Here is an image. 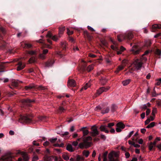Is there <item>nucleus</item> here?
<instances>
[{
	"label": "nucleus",
	"mask_w": 161,
	"mask_h": 161,
	"mask_svg": "<svg viewBox=\"0 0 161 161\" xmlns=\"http://www.w3.org/2000/svg\"><path fill=\"white\" fill-rule=\"evenodd\" d=\"M92 137L90 136H88L87 137L82 136L80 138L77 139V141L79 142L82 141V142H81L79 144L78 147L81 149H83L87 148L90 147L92 144Z\"/></svg>",
	"instance_id": "f257e3e1"
},
{
	"label": "nucleus",
	"mask_w": 161,
	"mask_h": 161,
	"mask_svg": "<svg viewBox=\"0 0 161 161\" xmlns=\"http://www.w3.org/2000/svg\"><path fill=\"white\" fill-rule=\"evenodd\" d=\"M33 115L31 114L26 113L23 115H21L19 119V121L22 123H33L36 121L33 119Z\"/></svg>",
	"instance_id": "f03ea898"
},
{
	"label": "nucleus",
	"mask_w": 161,
	"mask_h": 161,
	"mask_svg": "<svg viewBox=\"0 0 161 161\" xmlns=\"http://www.w3.org/2000/svg\"><path fill=\"white\" fill-rule=\"evenodd\" d=\"M14 154L9 153L2 156L0 158V161H13L14 159Z\"/></svg>",
	"instance_id": "7ed1b4c3"
},
{
	"label": "nucleus",
	"mask_w": 161,
	"mask_h": 161,
	"mask_svg": "<svg viewBox=\"0 0 161 161\" xmlns=\"http://www.w3.org/2000/svg\"><path fill=\"white\" fill-rule=\"evenodd\" d=\"M118 154L114 151H112L108 154L109 161H119Z\"/></svg>",
	"instance_id": "20e7f679"
},
{
	"label": "nucleus",
	"mask_w": 161,
	"mask_h": 161,
	"mask_svg": "<svg viewBox=\"0 0 161 161\" xmlns=\"http://www.w3.org/2000/svg\"><path fill=\"white\" fill-rule=\"evenodd\" d=\"M16 155L21 154V157L19 158L16 161H29V158L24 153L21 152L20 150L17 151L15 153Z\"/></svg>",
	"instance_id": "39448f33"
},
{
	"label": "nucleus",
	"mask_w": 161,
	"mask_h": 161,
	"mask_svg": "<svg viewBox=\"0 0 161 161\" xmlns=\"http://www.w3.org/2000/svg\"><path fill=\"white\" fill-rule=\"evenodd\" d=\"M103 121L102 123L101 122V131H104L106 133H108L109 132V131L107 130V127L111 128L112 126L114 125V123H109L108 124L107 126L106 125H104L103 124L105 121L107 122L108 121L106 120H103Z\"/></svg>",
	"instance_id": "423d86ee"
},
{
	"label": "nucleus",
	"mask_w": 161,
	"mask_h": 161,
	"mask_svg": "<svg viewBox=\"0 0 161 161\" xmlns=\"http://www.w3.org/2000/svg\"><path fill=\"white\" fill-rule=\"evenodd\" d=\"M108 105L107 103H104L101 105V114H104L108 113L110 108Z\"/></svg>",
	"instance_id": "0eeeda50"
},
{
	"label": "nucleus",
	"mask_w": 161,
	"mask_h": 161,
	"mask_svg": "<svg viewBox=\"0 0 161 161\" xmlns=\"http://www.w3.org/2000/svg\"><path fill=\"white\" fill-rule=\"evenodd\" d=\"M22 101L24 105L28 107H31L32 106V103L35 102V100H31L29 99H23Z\"/></svg>",
	"instance_id": "6e6552de"
},
{
	"label": "nucleus",
	"mask_w": 161,
	"mask_h": 161,
	"mask_svg": "<svg viewBox=\"0 0 161 161\" xmlns=\"http://www.w3.org/2000/svg\"><path fill=\"white\" fill-rule=\"evenodd\" d=\"M111 48L112 49L116 51L117 52V54L118 55L121 54L122 52L125 50V48L124 47L121 46L120 48V50L119 51V47L116 45L115 46L114 45H111Z\"/></svg>",
	"instance_id": "1a4fd4ad"
},
{
	"label": "nucleus",
	"mask_w": 161,
	"mask_h": 161,
	"mask_svg": "<svg viewBox=\"0 0 161 161\" xmlns=\"http://www.w3.org/2000/svg\"><path fill=\"white\" fill-rule=\"evenodd\" d=\"M91 131L90 133V135L92 136H97L99 134L97 127L95 125L92 126L91 128Z\"/></svg>",
	"instance_id": "9d476101"
},
{
	"label": "nucleus",
	"mask_w": 161,
	"mask_h": 161,
	"mask_svg": "<svg viewBox=\"0 0 161 161\" xmlns=\"http://www.w3.org/2000/svg\"><path fill=\"white\" fill-rule=\"evenodd\" d=\"M134 64L135 67L137 70H140L141 69L142 63L139 59H136L134 61Z\"/></svg>",
	"instance_id": "9b49d317"
},
{
	"label": "nucleus",
	"mask_w": 161,
	"mask_h": 161,
	"mask_svg": "<svg viewBox=\"0 0 161 161\" xmlns=\"http://www.w3.org/2000/svg\"><path fill=\"white\" fill-rule=\"evenodd\" d=\"M121 36L124 39H126L128 40H130L133 38L134 35L132 32H129L125 33L124 35H121Z\"/></svg>",
	"instance_id": "f8f14e48"
},
{
	"label": "nucleus",
	"mask_w": 161,
	"mask_h": 161,
	"mask_svg": "<svg viewBox=\"0 0 161 161\" xmlns=\"http://www.w3.org/2000/svg\"><path fill=\"white\" fill-rule=\"evenodd\" d=\"M45 155L44 157V160L45 161H52V157L48 155V154L50 153L49 150L47 149L45 152Z\"/></svg>",
	"instance_id": "ddd939ff"
},
{
	"label": "nucleus",
	"mask_w": 161,
	"mask_h": 161,
	"mask_svg": "<svg viewBox=\"0 0 161 161\" xmlns=\"http://www.w3.org/2000/svg\"><path fill=\"white\" fill-rule=\"evenodd\" d=\"M116 126L117 127L116 129V130L118 132H121L122 130L121 129H123L125 127V125L120 122L118 123L117 124Z\"/></svg>",
	"instance_id": "4468645a"
},
{
	"label": "nucleus",
	"mask_w": 161,
	"mask_h": 161,
	"mask_svg": "<svg viewBox=\"0 0 161 161\" xmlns=\"http://www.w3.org/2000/svg\"><path fill=\"white\" fill-rule=\"evenodd\" d=\"M46 37L52 39L53 41H56L58 39L57 36L55 35L53 36L51 32L49 31H48L47 34L46 35Z\"/></svg>",
	"instance_id": "2eb2a0df"
},
{
	"label": "nucleus",
	"mask_w": 161,
	"mask_h": 161,
	"mask_svg": "<svg viewBox=\"0 0 161 161\" xmlns=\"http://www.w3.org/2000/svg\"><path fill=\"white\" fill-rule=\"evenodd\" d=\"M140 51L137 49V48L136 45L133 46L131 49L132 53L134 54H137L139 53Z\"/></svg>",
	"instance_id": "dca6fc26"
},
{
	"label": "nucleus",
	"mask_w": 161,
	"mask_h": 161,
	"mask_svg": "<svg viewBox=\"0 0 161 161\" xmlns=\"http://www.w3.org/2000/svg\"><path fill=\"white\" fill-rule=\"evenodd\" d=\"M18 66L17 67V70L19 71L23 69L25 67V64H23L21 62H19L18 64Z\"/></svg>",
	"instance_id": "f3484780"
},
{
	"label": "nucleus",
	"mask_w": 161,
	"mask_h": 161,
	"mask_svg": "<svg viewBox=\"0 0 161 161\" xmlns=\"http://www.w3.org/2000/svg\"><path fill=\"white\" fill-rule=\"evenodd\" d=\"M6 31L2 27L0 26V39H3V36L5 33Z\"/></svg>",
	"instance_id": "a211bd4d"
},
{
	"label": "nucleus",
	"mask_w": 161,
	"mask_h": 161,
	"mask_svg": "<svg viewBox=\"0 0 161 161\" xmlns=\"http://www.w3.org/2000/svg\"><path fill=\"white\" fill-rule=\"evenodd\" d=\"M48 52V50L47 49L43 50L42 53L39 54V57L42 59H45V55Z\"/></svg>",
	"instance_id": "6ab92c4d"
},
{
	"label": "nucleus",
	"mask_w": 161,
	"mask_h": 161,
	"mask_svg": "<svg viewBox=\"0 0 161 161\" xmlns=\"http://www.w3.org/2000/svg\"><path fill=\"white\" fill-rule=\"evenodd\" d=\"M84 34L85 37H86L89 41L92 40V36L90 35L87 31H84Z\"/></svg>",
	"instance_id": "aec40b11"
},
{
	"label": "nucleus",
	"mask_w": 161,
	"mask_h": 161,
	"mask_svg": "<svg viewBox=\"0 0 161 161\" xmlns=\"http://www.w3.org/2000/svg\"><path fill=\"white\" fill-rule=\"evenodd\" d=\"M39 42L42 44L43 46L45 47H47L49 48H51L52 47L50 45L46 44L45 41L42 39H40L39 41Z\"/></svg>",
	"instance_id": "412c9836"
},
{
	"label": "nucleus",
	"mask_w": 161,
	"mask_h": 161,
	"mask_svg": "<svg viewBox=\"0 0 161 161\" xmlns=\"http://www.w3.org/2000/svg\"><path fill=\"white\" fill-rule=\"evenodd\" d=\"M68 86L71 87H75V86L76 83L75 81L74 80H70L68 82Z\"/></svg>",
	"instance_id": "4be33fe9"
},
{
	"label": "nucleus",
	"mask_w": 161,
	"mask_h": 161,
	"mask_svg": "<svg viewBox=\"0 0 161 161\" xmlns=\"http://www.w3.org/2000/svg\"><path fill=\"white\" fill-rule=\"evenodd\" d=\"M54 61L53 60H50L45 63V66L46 67H49L52 66L54 64Z\"/></svg>",
	"instance_id": "5701e85b"
},
{
	"label": "nucleus",
	"mask_w": 161,
	"mask_h": 161,
	"mask_svg": "<svg viewBox=\"0 0 161 161\" xmlns=\"http://www.w3.org/2000/svg\"><path fill=\"white\" fill-rule=\"evenodd\" d=\"M22 83V81L18 80H14L12 82V86L13 87H17L18 86L19 83Z\"/></svg>",
	"instance_id": "b1692460"
},
{
	"label": "nucleus",
	"mask_w": 161,
	"mask_h": 161,
	"mask_svg": "<svg viewBox=\"0 0 161 161\" xmlns=\"http://www.w3.org/2000/svg\"><path fill=\"white\" fill-rule=\"evenodd\" d=\"M161 28V25L159 24H155L153 25L152 27V31L155 32V30L157 29Z\"/></svg>",
	"instance_id": "393cba45"
},
{
	"label": "nucleus",
	"mask_w": 161,
	"mask_h": 161,
	"mask_svg": "<svg viewBox=\"0 0 161 161\" xmlns=\"http://www.w3.org/2000/svg\"><path fill=\"white\" fill-rule=\"evenodd\" d=\"M84 129L85 128H82L80 130L83 131V136H82L85 137V136L88 134L89 131L87 130H85Z\"/></svg>",
	"instance_id": "a878e982"
},
{
	"label": "nucleus",
	"mask_w": 161,
	"mask_h": 161,
	"mask_svg": "<svg viewBox=\"0 0 161 161\" xmlns=\"http://www.w3.org/2000/svg\"><path fill=\"white\" fill-rule=\"evenodd\" d=\"M38 118L39 119V121L46 122L47 121V117L45 116H39L38 117Z\"/></svg>",
	"instance_id": "bb28decb"
},
{
	"label": "nucleus",
	"mask_w": 161,
	"mask_h": 161,
	"mask_svg": "<svg viewBox=\"0 0 161 161\" xmlns=\"http://www.w3.org/2000/svg\"><path fill=\"white\" fill-rule=\"evenodd\" d=\"M86 63L84 61L81 67V69L83 71H86V69L87 68L86 67Z\"/></svg>",
	"instance_id": "cd10ccee"
},
{
	"label": "nucleus",
	"mask_w": 161,
	"mask_h": 161,
	"mask_svg": "<svg viewBox=\"0 0 161 161\" xmlns=\"http://www.w3.org/2000/svg\"><path fill=\"white\" fill-rule=\"evenodd\" d=\"M65 29V27H59V36L60 37V35L62 34Z\"/></svg>",
	"instance_id": "c85d7f7f"
},
{
	"label": "nucleus",
	"mask_w": 161,
	"mask_h": 161,
	"mask_svg": "<svg viewBox=\"0 0 161 161\" xmlns=\"http://www.w3.org/2000/svg\"><path fill=\"white\" fill-rule=\"evenodd\" d=\"M117 108V106L116 105L113 104L112 105L111 108V111L112 113L115 112Z\"/></svg>",
	"instance_id": "c756f323"
},
{
	"label": "nucleus",
	"mask_w": 161,
	"mask_h": 161,
	"mask_svg": "<svg viewBox=\"0 0 161 161\" xmlns=\"http://www.w3.org/2000/svg\"><path fill=\"white\" fill-rule=\"evenodd\" d=\"M66 149L71 152H73L74 151V149H73L72 145L70 144H68L67 145L66 147Z\"/></svg>",
	"instance_id": "7c9ffc66"
},
{
	"label": "nucleus",
	"mask_w": 161,
	"mask_h": 161,
	"mask_svg": "<svg viewBox=\"0 0 161 161\" xmlns=\"http://www.w3.org/2000/svg\"><path fill=\"white\" fill-rule=\"evenodd\" d=\"M150 104L149 103H148L147 104L143 105L141 106V108L142 110H145L147 109V106H150Z\"/></svg>",
	"instance_id": "2f4dec72"
},
{
	"label": "nucleus",
	"mask_w": 161,
	"mask_h": 161,
	"mask_svg": "<svg viewBox=\"0 0 161 161\" xmlns=\"http://www.w3.org/2000/svg\"><path fill=\"white\" fill-rule=\"evenodd\" d=\"M131 80L130 79H127L122 81V84L124 86L128 85L130 82Z\"/></svg>",
	"instance_id": "473e14b6"
},
{
	"label": "nucleus",
	"mask_w": 161,
	"mask_h": 161,
	"mask_svg": "<svg viewBox=\"0 0 161 161\" xmlns=\"http://www.w3.org/2000/svg\"><path fill=\"white\" fill-rule=\"evenodd\" d=\"M149 53H150L149 50H147V51H146L145 52L144 54L142 55V59L143 60H144V61H147V58L143 56L145 55H147Z\"/></svg>",
	"instance_id": "72a5a7b5"
},
{
	"label": "nucleus",
	"mask_w": 161,
	"mask_h": 161,
	"mask_svg": "<svg viewBox=\"0 0 161 161\" xmlns=\"http://www.w3.org/2000/svg\"><path fill=\"white\" fill-rule=\"evenodd\" d=\"M108 154V152H105L103 154V161H107V155Z\"/></svg>",
	"instance_id": "f704fd0d"
},
{
	"label": "nucleus",
	"mask_w": 161,
	"mask_h": 161,
	"mask_svg": "<svg viewBox=\"0 0 161 161\" xmlns=\"http://www.w3.org/2000/svg\"><path fill=\"white\" fill-rule=\"evenodd\" d=\"M132 140L133 141H134L135 142H137L139 144H142L143 143V141L142 139H140L137 141V139H135L134 138H132Z\"/></svg>",
	"instance_id": "c9c22d12"
},
{
	"label": "nucleus",
	"mask_w": 161,
	"mask_h": 161,
	"mask_svg": "<svg viewBox=\"0 0 161 161\" xmlns=\"http://www.w3.org/2000/svg\"><path fill=\"white\" fill-rule=\"evenodd\" d=\"M2 64L0 65V72L3 71L4 69L5 68L4 64H5L4 62H2Z\"/></svg>",
	"instance_id": "e433bc0d"
},
{
	"label": "nucleus",
	"mask_w": 161,
	"mask_h": 161,
	"mask_svg": "<svg viewBox=\"0 0 161 161\" xmlns=\"http://www.w3.org/2000/svg\"><path fill=\"white\" fill-rule=\"evenodd\" d=\"M109 88L107 86L101 87V93L103 92H106L109 89Z\"/></svg>",
	"instance_id": "4c0bfd02"
},
{
	"label": "nucleus",
	"mask_w": 161,
	"mask_h": 161,
	"mask_svg": "<svg viewBox=\"0 0 161 161\" xmlns=\"http://www.w3.org/2000/svg\"><path fill=\"white\" fill-rule=\"evenodd\" d=\"M84 160V158L80 156L79 155H78L75 161H83Z\"/></svg>",
	"instance_id": "58836bf2"
},
{
	"label": "nucleus",
	"mask_w": 161,
	"mask_h": 161,
	"mask_svg": "<svg viewBox=\"0 0 161 161\" xmlns=\"http://www.w3.org/2000/svg\"><path fill=\"white\" fill-rule=\"evenodd\" d=\"M36 61V59L35 57H32L30 58L29 60V63H34Z\"/></svg>",
	"instance_id": "ea45409f"
},
{
	"label": "nucleus",
	"mask_w": 161,
	"mask_h": 161,
	"mask_svg": "<svg viewBox=\"0 0 161 161\" xmlns=\"http://www.w3.org/2000/svg\"><path fill=\"white\" fill-rule=\"evenodd\" d=\"M65 110V109L62 106H60L58 108V113L61 114L62 112H64Z\"/></svg>",
	"instance_id": "a19ab883"
},
{
	"label": "nucleus",
	"mask_w": 161,
	"mask_h": 161,
	"mask_svg": "<svg viewBox=\"0 0 161 161\" xmlns=\"http://www.w3.org/2000/svg\"><path fill=\"white\" fill-rule=\"evenodd\" d=\"M155 124V122H151L150 124L148 125L146 127L147 128H150L154 127Z\"/></svg>",
	"instance_id": "79ce46f5"
},
{
	"label": "nucleus",
	"mask_w": 161,
	"mask_h": 161,
	"mask_svg": "<svg viewBox=\"0 0 161 161\" xmlns=\"http://www.w3.org/2000/svg\"><path fill=\"white\" fill-rule=\"evenodd\" d=\"M62 157L65 160L67 161L69 159V157L66 154H64L62 155Z\"/></svg>",
	"instance_id": "37998d69"
},
{
	"label": "nucleus",
	"mask_w": 161,
	"mask_h": 161,
	"mask_svg": "<svg viewBox=\"0 0 161 161\" xmlns=\"http://www.w3.org/2000/svg\"><path fill=\"white\" fill-rule=\"evenodd\" d=\"M57 138H51L49 139L48 140L51 143H53L55 142L57 140Z\"/></svg>",
	"instance_id": "c03bdc74"
},
{
	"label": "nucleus",
	"mask_w": 161,
	"mask_h": 161,
	"mask_svg": "<svg viewBox=\"0 0 161 161\" xmlns=\"http://www.w3.org/2000/svg\"><path fill=\"white\" fill-rule=\"evenodd\" d=\"M93 69V66L92 65H89L87 68L86 70L88 72H90Z\"/></svg>",
	"instance_id": "a18cd8bd"
},
{
	"label": "nucleus",
	"mask_w": 161,
	"mask_h": 161,
	"mask_svg": "<svg viewBox=\"0 0 161 161\" xmlns=\"http://www.w3.org/2000/svg\"><path fill=\"white\" fill-rule=\"evenodd\" d=\"M91 86V84L90 83H86L85 86H84L81 89L82 90L83 89H84L85 90H86L88 87H90Z\"/></svg>",
	"instance_id": "49530a36"
},
{
	"label": "nucleus",
	"mask_w": 161,
	"mask_h": 161,
	"mask_svg": "<svg viewBox=\"0 0 161 161\" xmlns=\"http://www.w3.org/2000/svg\"><path fill=\"white\" fill-rule=\"evenodd\" d=\"M90 153V152L89 151L84 150L83 152V154L84 155H85L86 157H87L89 156V155Z\"/></svg>",
	"instance_id": "de8ad7c7"
},
{
	"label": "nucleus",
	"mask_w": 161,
	"mask_h": 161,
	"mask_svg": "<svg viewBox=\"0 0 161 161\" xmlns=\"http://www.w3.org/2000/svg\"><path fill=\"white\" fill-rule=\"evenodd\" d=\"M155 146V145H154L153 143L152 142H151L149 145V148L150 150L151 151L152 150L154 146Z\"/></svg>",
	"instance_id": "09e8293b"
},
{
	"label": "nucleus",
	"mask_w": 161,
	"mask_h": 161,
	"mask_svg": "<svg viewBox=\"0 0 161 161\" xmlns=\"http://www.w3.org/2000/svg\"><path fill=\"white\" fill-rule=\"evenodd\" d=\"M152 44V42L150 41H148L146 42L145 44V46L147 47H149Z\"/></svg>",
	"instance_id": "8fccbe9b"
},
{
	"label": "nucleus",
	"mask_w": 161,
	"mask_h": 161,
	"mask_svg": "<svg viewBox=\"0 0 161 161\" xmlns=\"http://www.w3.org/2000/svg\"><path fill=\"white\" fill-rule=\"evenodd\" d=\"M155 53L158 56H160L161 55V50L159 49H157Z\"/></svg>",
	"instance_id": "3c124183"
},
{
	"label": "nucleus",
	"mask_w": 161,
	"mask_h": 161,
	"mask_svg": "<svg viewBox=\"0 0 161 161\" xmlns=\"http://www.w3.org/2000/svg\"><path fill=\"white\" fill-rule=\"evenodd\" d=\"M101 89V87H100L99 89V90H97L96 94H95V97H97V96H99L101 94V91L100 90Z\"/></svg>",
	"instance_id": "603ef678"
},
{
	"label": "nucleus",
	"mask_w": 161,
	"mask_h": 161,
	"mask_svg": "<svg viewBox=\"0 0 161 161\" xmlns=\"http://www.w3.org/2000/svg\"><path fill=\"white\" fill-rule=\"evenodd\" d=\"M33 87H34V86H25V89L26 90H28L32 89Z\"/></svg>",
	"instance_id": "864d4df0"
},
{
	"label": "nucleus",
	"mask_w": 161,
	"mask_h": 161,
	"mask_svg": "<svg viewBox=\"0 0 161 161\" xmlns=\"http://www.w3.org/2000/svg\"><path fill=\"white\" fill-rule=\"evenodd\" d=\"M157 112V108H153L152 110V114L153 116H155V113Z\"/></svg>",
	"instance_id": "5fc2aeb1"
},
{
	"label": "nucleus",
	"mask_w": 161,
	"mask_h": 161,
	"mask_svg": "<svg viewBox=\"0 0 161 161\" xmlns=\"http://www.w3.org/2000/svg\"><path fill=\"white\" fill-rule=\"evenodd\" d=\"M67 33L69 35H72L73 33V31H71L69 29H67Z\"/></svg>",
	"instance_id": "6e6d98bb"
},
{
	"label": "nucleus",
	"mask_w": 161,
	"mask_h": 161,
	"mask_svg": "<svg viewBox=\"0 0 161 161\" xmlns=\"http://www.w3.org/2000/svg\"><path fill=\"white\" fill-rule=\"evenodd\" d=\"M56 54L59 56L61 58H62L63 56V54L60 52H56Z\"/></svg>",
	"instance_id": "4d7b16f0"
},
{
	"label": "nucleus",
	"mask_w": 161,
	"mask_h": 161,
	"mask_svg": "<svg viewBox=\"0 0 161 161\" xmlns=\"http://www.w3.org/2000/svg\"><path fill=\"white\" fill-rule=\"evenodd\" d=\"M54 160L55 161H64L60 157L58 158L57 157H55Z\"/></svg>",
	"instance_id": "13d9d810"
},
{
	"label": "nucleus",
	"mask_w": 161,
	"mask_h": 161,
	"mask_svg": "<svg viewBox=\"0 0 161 161\" xmlns=\"http://www.w3.org/2000/svg\"><path fill=\"white\" fill-rule=\"evenodd\" d=\"M134 133V131L133 130L131 132H130L129 135L127 136L126 137V139H127L128 138H129Z\"/></svg>",
	"instance_id": "bf43d9fd"
},
{
	"label": "nucleus",
	"mask_w": 161,
	"mask_h": 161,
	"mask_svg": "<svg viewBox=\"0 0 161 161\" xmlns=\"http://www.w3.org/2000/svg\"><path fill=\"white\" fill-rule=\"evenodd\" d=\"M25 47L26 48H29L31 47V45L30 44L25 43Z\"/></svg>",
	"instance_id": "052dcab7"
},
{
	"label": "nucleus",
	"mask_w": 161,
	"mask_h": 161,
	"mask_svg": "<svg viewBox=\"0 0 161 161\" xmlns=\"http://www.w3.org/2000/svg\"><path fill=\"white\" fill-rule=\"evenodd\" d=\"M101 45L103 44L105 46H106L107 44V41H106V40L103 41L102 39V38H101Z\"/></svg>",
	"instance_id": "680f3d73"
},
{
	"label": "nucleus",
	"mask_w": 161,
	"mask_h": 161,
	"mask_svg": "<svg viewBox=\"0 0 161 161\" xmlns=\"http://www.w3.org/2000/svg\"><path fill=\"white\" fill-rule=\"evenodd\" d=\"M54 145L55 147H63L64 144L63 143H61L60 144H55Z\"/></svg>",
	"instance_id": "e2e57ef3"
},
{
	"label": "nucleus",
	"mask_w": 161,
	"mask_h": 161,
	"mask_svg": "<svg viewBox=\"0 0 161 161\" xmlns=\"http://www.w3.org/2000/svg\"><path fill=\"white\" fill-rule=\"evenodd\" d=\"M50 144V142L48 141H46L43 143V145L45 146H49Z\"/></svg>",
	"instance_id": "0e129e2a"
},
{
	"label": "nucleus",
	"mask_w": 161,
	"mask_h": 161,
	"mask_svg": "<svg viewBox=\"0 0 161 161\" xmlns=\"http://www.w3.org/2000/svg\"><path fill=\"white\" fill-rule=\"evenodd\" d=\"M36 141H33L32 142L33 145L34 146H40L39 144L38 143H36Z\"/></svg>",
	"instance_id": "69168bd1"
},
{
	"label": "nucleus",
	"mask_w": 161,
	"mask_h": 161,
	"mask_svg": "<svg viewBox=\"0 0 161 161\" xmlns=\"http://www.w3.org/2000/svg\"><path fill=\"white\" fill-rule=\"evenodd\" d=\"M78 143L77 141H74L72 142V145L76 147L78 145Z\"/></svg>",
	"instance_id": "338daca9"
},
{
	"label": "nucleus",
	"mask_w": 161,
	"mask_h": 161,
	"mask_svg": "<svg viewBox=\"0 0 161 161\" xmlns=\"http://www.w3.org/2000/svg\"><path fill=\"white\" fill-rule=\"evenodd\" d=\"M38 159V156H34L32 158V161H36Z\"/></svg>",
	"instance_id": "774afa93"
}]
</instances>
